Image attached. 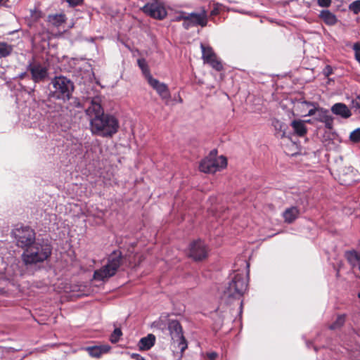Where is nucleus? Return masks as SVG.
<instances>
[{"instance_id":"39","label":"nucleus","mask_w":360,"mask_h":360,"mask_svg":"<svg viewBox=\"0 0 360 360\" xmlns=\"http://www.w3.org/2000/svg\"><path fill=\"white\" fill-rule=\"evenodd\" d=\"M300 104L302 106H314V103L308 101H302L300 103Z\"/></svg>"},{"instance_id":"14","label":"nucleus","mask_w":360,"mask_h":360,"mask_svg":"<svg viewBox=\"0 0 360 360\" xmlns=\"http://www.w3.org/2000/svg\"><path fill=\"white\" fill-rule=\"evenodd\" d=\"M89 355L93 358L99 359L105 354H108L111 347L108 344L96 345L85 348Z\"/></svg>"},{"instance_id":"42","label":"nucleus","mask_w":360,"mask_h":360,"mask_svg":"<svg viewBox=\"0 0 360 360\" xmlns=\"http://www.w3.org/2000/svg\"><path fill=\"white\" fill-rule=\"evenodd\" d=\"M8 0H0V6L5 5Z\"/></svg>"},{"instance_id":"20","label":"nucleus","mask_w":360,"mask_h":360,"mask_svg":"<svg viewBox=\"0 0 360 360\" xmlns=\"http://www.w3.org/2000/svg\"><path fill=\"white\" fill-rule=\"evenodd\" d=\"M320 18L328 25L332 26L337 23L336 15L329 10H323L319 14Z\"/></svg>"},{"instance_id":"26","label":"nucleus","mask_w":360,"mask_h":360,"mask_svg":"<svg viewBox=\"0 0 360 360\" xmlns=\"http://www.w3.org/2000/svg\"><path fill=\"white\" fill-rule=\"evenodd\" d=\"M273 125L276 130L279 131L281 133V136H284L285 134L286 125L279 120H274L273 122Z\"/></svg>"},{"instance_id":"1","label":"nucleus","mask_w":360,"mask_h":360,"mask_svg":"<svg viewBox=\"0 0 360 360\" xmlns=\"http://www.w3.org/2000/svg\"><path fill=\"white\" fill-rule=\"evenodd\" d=\"M89 121L90 131L94 135L110 138L119 130L120 123L113 115L104 114L98 97L94 98L85 110Z\"/></svg>"},{"instance_id":"6","label":"nucleus","mask_w":360,"mask_h":360,"mask_svg":"<svg viewBox=\"0 0 360 360\" xmlns=\"http://www.w3.org/2000/svg\"><path fill=\"white\" fill-rule=\"evenodd\" d=\"M226 166L227 160L223 155L216 158L207 157L200 162L199 169L204 173H215L226 168Z\"/></svg>"},{"instance_id":"28","label":"nucleus","mask_w":360,"mask_h":360,"mask_svg":"<svg viewBox=\"0 0 360 360\" xmlns=\"http://www.w3.org/2000/svg\"><path fill=\"white\" fill-rule=\"evenodd\" d=\"M188 13L182 11L177 12L174 17L173 21L180 22L183 20V22H186L187 21Z\"/></svg>"},{"instance_id":"34","label":"nucleus","mask_w":360,"mask_h":360,"mask_svg":"<svg viewBox=\"0 0 360 360\" xmlns=\"http://www.w3.org/2000/svg\"><path fill=\"white\" fill-rule=\"evenodd\" d=\"M32 18L34 20L39 19L40 18H41V12L37 9L33 10Z\"/></svg>"},{"instance_id":"18","label":"nucleus","mask_w":360,"mask_h":360,"mask_svg":"<svg viewBox=\"0 0 360 360\" xmlns=\"http://www.w3.org/2000/svg\"><path fill=\"white\" fill-rule=\"evenodd\" d=\"M300 211L297 207H290L287 208L283 213V217L285 222L288 224L292 223L299 216Z\"/></svg>"},{"instance_id":"15","label":"nucleus","mask_w":360,"mask_h":360,"mask_svg":"<svg viewBox=\"0 0 360 360\" xmlns=\"http://www.w3.org/2000/svg\"><path fill=\"white\" fill-rule=\"evenodd\" d=\"M315 120L323 123L325 127L328 129H331L333 128V118L330 115L329 111L326 109L322 108H319Z\"/></svg>"},{"instance_id":"38","label":"nucleus","mask_w":360,"mask_h":360,"mask_svg":"<svg viewBox=\"0 0 360 360\" xmlns=\"http://www.w3.org/2000/svg\"><path fill=\"white\" fill-rule=\"evenodd\" d=\"M207 356L210 360H215L217 356V354L216 352H210L207 354Z\"/></svg>"},{"instance_id":"37","label":"nucleus","mask_w":360,"mask_h":360,"mask_svg":"<svg viewBox=\"0 0 360 360\" xmlns=\"http://www.w3.org/2000/svg\"><path fill=\"white\" fill-rule=\"evenodd\" d=\"M324 74L326 75V76H329L330 74H332V68L329 65H327L325 69H324Z\"/></svg>"},{"instance_id":"32","label":"nucleus","mask_w":360,"mask_h":360,"mask_svg":"<svg viewBox=\"0 0 360 360\" xmlns=\"http://www.w3.org/2000/svg\"><path fill=\"white\" fill-rule=\"evenodd\" d=\"M353 50L355 54V58L360 63V43L357 42L353 45Z\"/></svg>"},{"instance_id":"8","label":"nucleus","mask_w":360,"mask_h":360,"mask_svg":"<svg viewBox=\"0 0 360 360\" xmlns=\"http://www.w3.org/2000/svg\"><path fill=\"white\" fill-rule=\"evenodd\" d=\"M17 244L21 248H28L35 242V233L27 226H22L14 230Z\"/></svg>"},{"instance_id":"30","label":"nucleus","mask_w":360,"mask_h":360,"mask_svg":"<svg viewBox=\"0 0 360 360\" xmlns=\"http://www.w3.org/2000/svg\"><path fill=\"white\" fill-rule=\"evenodd\" d=\"M350 11L357 14L360 12V0L353 1L349 6Z\"/></svg>"},{"instance_id":"24","label":"nucleus","mask_w":360,"mask_h":360,"mask_svg":"<svg viewBox=\"0 0 360 360\" xmlns=\"http://www.w3.org/2000/svg\"><path fill=\"white\" fill-rule=\"evenodd\" d=\"M137 63L147 81H148L149 77H152V75L150 73L149 68L146 60L144 58H139L137 60Z\"/></svg>"},{"instance_id":"41","label":"nucleus","mask_w":360,"mask_h":360,"mask_svg":"<svg viewBox=\"0 0 360 360\" xmlns=\"http://www.w3.org/2000/svg\"><path fill=\"white\" fill-rule=\"evenodd\" d=\"M218 13V10L217 8H214L213 9L212 11H211V15H215Z\"/></svg>"},{"instance_id":"43","label":"nucleus","mask_w":360,"mask_h":360,"mask_svg":"<svg viewBox=\"0 0 360 360\" xmlns=\"http://www.w3.org/2000/svg\"><path fill=\"white\" fill-rule=\"evenodd\" d=\"M243 263L244 266H245L246 268H248V267H249V264H248V263L245 260H243Z\"/></svg>"},{"instance_id":"12","label":"nucleus","mask_w":360,"mask_h":360,"mask_svg":"<svg viewBox=\"0 0 360 360\" xmlns=\"http://www.w3.org/2000/svg\"><path fill=\"white\" fill-rule=\"evenodd\" d=\"M207 249L204 242L195 241L190 245L189 257L195 260H201L207 257Z\"/></svg>"},{"instance_id":"17","label":"nucleus","mask_w":360,"mask_h":360,"mask_svg":"<svg viewBox=\"0 0 360 360\" xmlns=\"http://www.w3.org/2000/svg\"><path fill=\"white\" fill-rule=\"evenodd\" d=\"M155 342V336L153 334H148L147 336L141 338L138 342V347L141 351L150 349Z\"/></svg>"},{"instance_id":"2","label":"nucleus","mask_w":360,"mask_h":360,"mask_svg":"<svg viewBox=\"0 0 360 360\" xmlns=\"http://www.w3.org/2000/svg\"><path fill=\"white\" fill-rule=\"evenodd\" d=\"M51 252L50 244L44 240H37L24 251L22 259L25 265H33L46 260L51 255Z\"/></svg>"},{"instance_id":"19","label":"nucleus","mask_w":360,"mask_h":360,"mask_svg":"<svg viewBox=\"0 0 360 360\" xmlns=\"http://www.w3.org/2000/svg\"><path fill=\"white\" fill-rule=\"evenodd\" d=\"M291 127L294 133L299 136H304L307 132V129L305 126V122L303 120H293L291 122Z\"/></svg>"},{"instance_id":"13","label":"nucleus","mask_w":360,"mask_h":360,"mask_svg":"<svg viewBox=\"0 0 360 360\" xmlns=\"http://www.w3.org/2000/svg\"><path fill=\"white\" fill-rule=\"evenodd\" d=\"M148 82L150 86L156 91L162 100L167 101L170 98V92L166 84L160 82L153 77H149Z\"/></svg>"},{"instance_id":"23","label":"nucleus","mask_w":360,"mask_h":360,"mask_svg":"<svg viewBox=\"0 0 360 360\" xmlns=\"http://www.w3.org/2000/svg\"><path fill=\"white\" fill-rule=\"evenodd\" d=\"M13 49L12 45L0 41V58L8 56L12 53Z\"/></svg>"},{"instance_id":"16","label":"nucleus","mask_w":360,"mask_h":360,"mask_svg":"<svg viewBox=\"0 0 360 360\" xmlns=\"http://www.w3.org/2000/svg\"><path fill=\"white\" fill-rule=\"evenodd\" d=\"M331 111L333 114L338 115L344 119H347L352 115L349 108L344 103H337L331 107Z\"/></svg>"},{"instance_id":"22","label":"nucleus","mask_w":360,"mask_h":360,"mask_svg":"<svg viewBox=\"0 0 360 360\" xmlns=\"http://www.w3.org/2000/svg\"><path fill=\"white\" fill-rule=\"evenodd\" d=\"M200 48L202 50V58L205 63H208L212 59L217 57L216 54L214 53L212 49L210 46H205L204 44H200Z\"/></svg>"},{"instance_id":"35","label":"nucleus","mask_w":360,"mask_h":360,"mask_svg":"<svg viewBox=\"0 0 360 360\" xmlns=\"http://www.w3.org/2000/svg\"><path fill=\"white\" fill-rule=\"evenodd\" d=\"M319 108H315V107L313 108H311L304 116H312V115L316 116Z\"/></svg>"},{"instance_id":"5","label":"nucleus","mask_w":360,"mask_h":360,"mask_svg":"<svg viewBox=\"0 0 360 360\" xmlns=\"http://www.w3.org/2000/svg\"><path fill=\"white\" fill-rule=\"evenodd\" d=\"M248 288V281L245 277L238 272L232 281L229 283V286L224 291V295L227 297L233 299H240Z\"/></svg>"},{"instance_id":"27","label":"nucleus","mask_w":360,"mask_h":360,"mask_svg":"<svg viewBox=\"0 0 360 360\" xmlns=\"http://www.w3.org/2000/svg\"><path fill=\"white\" fill-rule=\"evenodd\" d=\"M122 333L120 328H115L112 333L110 335V340L112 343L117 342L120 337L122 336Z\"/></svg>"},{"instance_id":"44","label":"nucleus","mask_w":360,"mask_h":360,"mask_svg":"<svg viewBox=\"0 0 360 360\" xmlns=\"http://www.w3.org/2000/svg\"><path fill=\"white\" fill-rule=\"evenodd\" d=\"M27 75V74H26L25 72L22 73V74H20V75H19V77H20V79H22V78H24V77H25V75Z\"/></svg>"},{"instance_id":"7","label":"nucleus","mask_w":360,"mask_h":360,"mask_svg":"<svg viewBox=\"0 0 360 360\" xmlns=\"http://www.w3.org/2000/svg\"><path fill=\"white\" fill-rule=\"evenodd\" d=\"M168 328L174 345H176L181 353H183L187 348V342L183 335L181 324L176 320H172L169 323Z\"/></svg>"},{"instance_id":"31","label":"nucleus","mask_w":360,"mask_h":360,"mask_svg":"<svg viewBox=\"0 0 360 360\" xmlns=\"http://www.w3.org/2000/svg\"><path fill=\"white\" fill-rule=\"evenodd\" d=\"M351 141L354 142H359L360 141V129L354 130L349 136Z\"/></svg>"},{"instance_id":"3","label":"nucleus","mask_w":360,"mask_h":360,"mask_svg":"<svg viewBox=\"0 0 360 360\" xmlns=\"http://www.w3.org/2000/svg\"><path fill=\"white\" fill-rule=\"evenodd\" d=\"M121 260L120 255L114 252L110 255L107 264L94 271V278L96 281H105L112 277L120 267Z\"/></svg>"},{"instance_id":"9","label":"nucleus","mask_w":360,"mask_h":360,"mask_svg":"<svg viewBox=\"0 0 360 360\" xmlns=\"http://www.w3.org/2000/svg\"><path fill=\"white\" fill-rule=\"evenodd\" d=\"M143 12L149 16L162 20L167 15V11L163 4L159 0H149L142 8Z\"/></svg>"},{"instance_id":"36","label":"nucleus","mask_w":360,"mask_h":360,"mask_svg":"<svg viewBox=\"0 0 360 360\" xmlns=\"http://www.w3.org/2000/svg\"><path fill=\"white\" fill-rule=\"evenodd\" d=\"M67 2L72 6L79 5L82 3L83 0H66Z\"/></svg>"},{"instance_id":"25","label":"nucleus","mask_w":360,"mask_h":360,"mask_svg":"<svg viewBox=\"0 0 360 360\" xmlns=\"http://www.w3.org/2000/svg\"><path fill=\"white\" fill-rule=\"evenodd\" d=\"M345 321V315H339L337 317L335 321L329 326L330 329L335 330V329L340 328L344 324Z\"/></svg>"},{"instance_id":"33","label":"nucleus","mask_w":360,"mask_h":360,"mask_svg":"<svg viewBox=\"0 0 360 360\" xmlns=\"http://www.w3.org/2000/svg\"><path fill=\"white\" fill-rule=\"evenodd\" d=\"M318 5L321 7H328L331 4V0H317Z\"/></svg>"},{"instance_id":"40","label":"nucleus","mask_w":360,"mask_h":360,"mask_svg":"<svg viewBox=\"0 0 360 360\" xmlns=\"http://www.w3.org/2000/svg\"><path fill=\"white\" fill-rule=\"evenodd\" d=\"M132 356L134 357L136 360H144L143 357H141L139 354H134Z\"/></svg>"},{"instance_id":"11","label":"nucleus","mask_w":360,"mask_h":360,"mask_svg":"<svg viewBox=\"0 0 360 360\" xmlns=\"http://www.w3.org/2000/svg\"><path fill=\"white\" fill-rule=\"evenodd\" d=\"M27 70L30 72L32 79L35 83L45 80L48 77V68L39 62L34 61L27 66Z\"/></svg>"},{"instance_id":"29","label":"nucleus","mask_w":360,"mask_h":360,"mask_svg":"<svg viewBox=\"0 0 360 360\" xmlns=\"http://www.w3.org/2000/svg\"><path fill=\"white\" fill-rule=\"evenodd\" d=\"M212 68L217 71H220L223 69V65L220 60H218L217 57H215L214 58L210 60L208 63Z\"/></svg>"},{"instance_id":"45","label":"nucleus","mask_w":360,"mask_h":360,"mask_svg":"<svg viewBox=\"0 0 360 360\" xmlns=\"http://www.w3.org/2000/svg\"><path fill=\"white\" fill-rule=\"evenodd\" d=\"M305 122H308V123H311V121L309 120H307V121H304Z\"/></svg>"},{"instance_id":"4","label":"nucleus","mask_w":360,"mask_h":360,"mask_svg":"<svg viewBox=\"0 0 360 360\" xmlns=\"http://www.w3.org/2000/svg\"><path fill=\"white\" fill-rule=\"evenodd\" d=\"M53 89L51 91L53 97L63 100H69L74 86L72 82L65 77H56L51 82Z\"/></svg>"},{"instance_id":"21","label":"nucleus","mask_w":360,"mask_h":360,"mask_svg":"<svg viewBox=\"0 0 360 360\" xmlns=\"http://www.w3.org/2000/svg\"><path fill=\"white\" fill-rule=\"evenodd\" d=\"M66 20L65 15L63 13L60 14H51L47 18L48 22L54 27H58L62 24L65 23Z\"/></svg>"},{"instance_id":"10","label":"nucleus","mask_w":360,"mask_h":360,"mask_svg":"<svg viewBox=\"0 0 360 360\" xmlns=\"http://www.w3.org/2000/svg\"><path fill=\"white\" fill-rule=\"evenodd\" d=\"M208 22L207 12L205 8H201L200 12L188 13L187 21L182 23L185 30H188L193 27L200 26L205 27Z\"/></svg>"}]
</instances>
